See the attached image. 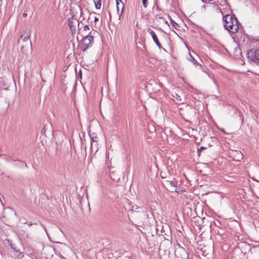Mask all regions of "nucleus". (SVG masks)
<instances>
[{
  "label": "nucleus",
  "instance_id": "nucleus-1",
  "mask_svg": "<svg viewBox=\"0 0 259 259\" xmlns=\"http://www.w3.org/2000/svg\"><path fill=\"white\" fill-rule=\"evenodd\" d=\"M223 22L225 28L230 32L235 33L238 32L239 29V23L237 19H234L233 21Z\"/></svg>",
  "mask_w": 259,
  "mask_h": 259
},
{
  "label": "nucleus",
  "instance_id": "nucleus-2",
  "mask_svg": "<svg viewBox=\"0 0 259 259\" xmlns=\"http://www.w3.org/2000/svg\"><path fill=\"white\" fill-rule=\"evenodd\" d=\"M82 36V45L81 50L83 51H86L89 47L92 46V43L94 40V37L91 35V32L87 33L80 34Z\"/></svg>",
  "mask_w": 259,
  "mask_h": 259
},
{
  "label": "nucleus",
  "instance_id": "nucleus-3",
  "mask_svg": "<svg viewBox=\"0 0 259 259\" xmlns=\"http://www.w3.org/2000/svg\"><path fill=\"white\" fill-rule=\"evenodd\" d=\"M246 55L249 61L257 64H259V48L249 50Z\"/></svg>",
  "mask_w": 259,
  "mask_h": 259
},
{
  "label": "nucleus",
  "instance_id": "nucleus-4",
  "mask_svg": "<svg viewBox=\"0 0 259 259\" xmlns=\"http://www.w3.org/2000/svg\"><path fill=\"white\" fill-rule=\"evenodd\" d=\"M147 31L149 32V34L151 35L152 39L154 41V42L156 44V45L158 46V47L160 49H162L164 51H166L165 49L163 48L160 42H159L158 37L157 35H156L154 31H153L151 28H149L147 29Z\"/></svg>",
  "mask_w": 259,
  "mask_h": 259
},
{
  "label": "nucleus",
  "instance_id": "nucleus-5",
  "mask_svg": "<svg viewBox=\"0 0 259 259\" xmlns=\"http://www.w3.org/2000/svg\"><path fill=\"white\" fill-rule=\"evenodd\" d=\"M165 185L167 186V187L169 188V191L171 192H177L178 193L179 191L177 190V184L175 183L174 181H170V180H166L165 181Z\"/></svg>",
  "mask_w": 259,
  "mask_h": 259
},
{
  "label": "nucleus",
  "instance_id": "nucleus-6",
  "mask_svg": "<svg viewBox=\"0 0 259 259\" xmlns=\"http://www.w3.org/2000/svg\"><path fill=\"white\" fill-rule=\"evenodd\" d=\"M231 156L234 160L239 161L243 158V154L240 151H232L230 153Z\"/></svg>",
  "mask_w": 259,
  "mask_h": 259
},
{
  "label": "nucleus",
  "instance_id": "nucleus-7",
  "mask_svg": "<svg viewBox=\"0 0 259 259\" xmlns=\"http://www.w3.org/2000/svg\"><path fill=\"white\" fill-rule=\"evenodd\" d=\"M117 11L119 14V11L121 10L120 14L121 15L124 10V5L121 0H116Z\"/></svg>",
  "mask_w": 259,
  "mask_h": 259
},
{
  "label": "nucleus",
  "instance_id": "nucleus-8",
  "mask_svg": "<svg viewBox=\"0 0 259 259\" xmlns=\"http://www.w3.org/2000/svg\"><path fill=\"white\" fill-rule=\"evenodd\" d=\"M10 245L11 246V249H12L16 253L15 254V256H17L18 257H19L20 258H21L24 256V253L22 252L20 250V249H16L15 247L14 244L11 243Z\"/></svg>",
  "mask_w": 259,
  "mask_h": 259
},
{
  "label": "nucleus",
  "instance_id": "nucleus-9",
  "mask_svg": "<svg viewBox=\"0 0 259 259\" xmlns=\"http://www.w3.org/2000/svg\"><path fill=\"white\" fill-rule=\"evenodd\" d=\"M234 19H237L236 17L233 15L227 14L226 16H224L223 17V22H229L234 21Z\"/></svg>",
  "mask_w": 259,
  "mask_h": 259
},
{
  "label": "nucleus",
  "instance_id": "nucleus-10",
  "mask_svg": "<svg viewBox=\"0 0 259 259\" xmlns=\"http://www.w3.org/2000/svg\"><path fill=\"white\" fill-rule=\"evenodd\" d=\"M68 24L70 30L71 31V33L73 34L76 31V27L75 25L73 22L72 20L68 19Z\"/></svg>",
  "mask_w": 259,
  "mask_h": 259
},
{
  "label": "nucleus",
  "instance_id": "nucleus-11",
  "mask_svg": "<svg viewBox=\"0 0 259 259\" xmlns=\"http://www.w3.org/2000/svg\"><path fill=\"white\" fill-rule=\"evenodd\" d=\"M30 35H31L30 30L27 28H26L23 30V33L21 35V38H23L24 37L25 38H26V37L30 38Z\"/></svg>",
  "mask_w": 259,
  "mask_h": 259
},
{
  "label": "nucleus",
  "instance_id": "nucleus-12",
  "mask_svg": "<svg viewBox=\"0 0 259 259\" xmlns=\"http://www.w3.org/2000/svg\"><path fill=\"white\" fill-rule=\"evenodd\" d=\"M190 59H188L191 62H192L193 64L197 67V66H199L200 68L201 69L202 68V65L201 64H199L197 60H195V59L192 57L191 55V54H189Z\"/></svg>",
  "mask_w": 259,
  "mask_h": 259
},
{
  "label": "nucleus",
  "instance_id": "nucleus-13",
  "mask_svg": "<svg viewBox=\"0 0 259 259\" xmlns=\"http://www.w3.org/2000/svg\"><path fill=\"white\" fill-rule=\"evenodd\" d=\"M22 39L23 41L25 43V46H31V41L30 40L29 37H23L21 38Z\"/></svg>",
  "mask_w": 259,
  "mask_h": 259
},
{
  "label": "nucleus",
  "instance_id": "nucleus-14",
  "mask_svg": "<svg viewBox=\"0 0 259 259\" xmlns=\"http://www.w3.org/2000/svg\"><path fill=\"white\" fill-rule=\"evenodd\" d=\"M96 9H99L101 6V0H94Z\"/></svg>",
  "mask_w": 259,
  "mask_h": 259
},
{
  "label": "nucleus",
  "instance_id": "nucleus-15",
  "mask_svg": "<svg viewBox=\"0 0 259 259\" xmlns=\"http://www.w3.org/2000/svg\"><path fill=\"white\" fill-rule=\"evenodd\" d=\"M90 137L92 139V141L97 142L98 140V138L97 135L95 133H93L92 135L90 134Z\"/></svg>",
  "mask_w": 259,
  "mask_h": 259
},
{
  "label": "nucleus",
  "instance_id": "nucleus-16",
  "mask_svg": "<svg viewBox=\"0 0 259 259\" xmlns=\"http://www.w3.org/2000/svg\"><path fill=\"white\" fill-rule=\"evenodd\" d=\"M169 19L171 25L176 29L177 28V27L179 26V24L177 23H176L174 20H172L170 17L169 18Z\"/></svg>",
  "mask_w": 259,
  "mask_h": 259
},
{
  "label": "nucleus",
  "instance_id": "nucleus-17",
  "mask_svg": "<svg viewBox=\"0 0 259 259\" xmlns=\"http://www.w3.org/2000/svg\"><path fill=\"white\" fill-rule=\"evenodd\" d=\"M77 23H78L77 28H78V30L79 31L78 34H80L81 33V32H80L81 29L84 26L83 23H81L80 22H79V21H77Z\"/></svg>",
  "mask_w": 259,
  "mask_h": 259
},
{
  "label": "nucleus",
  "instance_id": "nucleus-18",
  "mask_svg": "<svg viewBox=\"0 0 259 259\" xmlns=\"http://www.w3.org/2000/svg\"><path fill=\"white\" fill-rule=\"evenodd\" d=\"M207 148L204 146H201L200 148L198 149V156H200V152L203 150L206 149Z\"/></svg>",
  "mask_w": 259,
  "mask_h": 259
},
{
  "label": "nucleus",
  "instance_id": "nucleus-19",
  "mask_svg": "<svg viewBox=\"0 0 259 259\" xmlns=\"http://www.w3.org/2000/svg\"><path fill=\"white\" fill-rule=\"evenodd\" d=\"M156 18L158 20V19H161V20H164V18L162 16V14H158L156 15Z\"/></svg>",
  "mask_w": 259,
  "mask_h": 259
},
{
  "label": "nucleus",
  "instance_id": "nucleus-20",
  "mask_svg": "<svg viewBox=\"0 0 259 259\" xmlns=\"http://www.w3.org/2000/svg\"><path fill=\"white\" fill-rule=\"evenodd\" d=\"M46 125H44L42 129L40 131V133L41 135H46Z\"/></svg>",
  "mask_w": 259,
  "mask_h": 259
},
{
  "label": "nucleus",
  "instance_id": "nucleus-21",
  "mask_svg": "<svg viewBox=\"0 0 259 259\" xmlns=\"http://www.w3.org/2000/svg\"><path fill=\"white\" fill-rule=\"evenodd\" d=\"M89 30H90V27L88 25L86 24L83 27V32L87 31ZM84 33H85L84 32L83 34H84Z\"/></svg>",
  "mask_w": 259,
  "mask_h": 259
},
{
  "label": "nucleus",
  "instance_id": "nucleus-22",
  "mask_svg": "<svg viewBox=\"0 0 259 259\" xmlns=\"http://www.w3.org/2000/svg\"><path fill=\"white\" fill-rule=\"evenodd\" d=\"M166 172H160V177L162 179H166L167 176H166Z\"/></svg>",
  "mask_w": 259,
  "mask_h": 259
},
{
  "label": "nucleus",
  "instance_id": "nucleus-23",
  "mask_svg": "<svg viewBox=\"0 0 259 259\" xmlns=\"http://www.w3.org/2000/svg\"><path fill=\"white\" fill-rule=\"evenodd\" d=\"M132 210H134V211H135V210H138L139 209H141V207H139L137 205H132Z\"/></svg>",
  "mask_w": 259,
  "mask_h": 259
},
{
  "label": "nucleus",
  "instance_id": "nucleus-24",
  "mask_svg": "<svg viewBox=\"0 0 259 259\" xmlns=\"http://www.w3.org/2000/svg\"><path fill=\"white\" fill-rule=\"evenodd\" d=\"M142 1L143 7L145 8H146L147 7L148 0H142Z\"/></svg>",
  "mask_w": 259,
  "mask_h": 259
},
{
  "label": "nucleus",
  "instance_id": "nucleus-25",
  "mask_svg": "<svg viewBox=\"0 0 259 259\" xmlns=\"http://www.w3.org/2000/svg\"><path fill=\"white\" fill-rule=\"evenodd\" d=\"M99 21V19H98V18H97V17H95V18H94V22H97V21Z\"/></svg>",
  "mask_w": 259,
  "mask_h": 259
},
{
  "label": "nucleus",
  "instance_id": "nucleus-26",
  "mask_svg": "<svg viewBox=\"0 0 259 259\" xmlns=\"http://www.w3.org/2000/svg\"><path fill=\"white\" fill-rule=\"evenodd\" d=\"M183 252H184V253L185 254L184 256H188V254H187V252L184 249L183 250Z\"/></svg>",
  "mask_w": 259,
  "mask_h": 259
},
{
  "label": "nucleus",
  "instance_id": "nucleus-27",
  "mask_svg": "<svg viewBox=\"0 0 259 259\" xmlns=\"http://www.w3.org/2000/svg\"><path fill=\"white\" fill-rule=\"evenodd\" d=\"M22 16H23V17H26L27 16V14L25 13H23L22 14Z\"/></svg>",
  "mask_w": 259,
  "mask_h": 259
},
{
  "label": "nucleus",
  "instance_id": "nucleus-28",
  "mask_svg": "<svg viewBox=\"0 0 259 259\" xmlns=\"http://www.w3.org/2000/svg\"><path fill=\"white\" fill-rule=\"evenodd\" d=\"M164 22L166 24H167V25H168L169 26L168 23V22H167V20H165L164 21Z\"/></svg>",
  "mask_w": 259,
  "mask_h": 259
},
{
  "label": "nucleus",
  "instance_id": "nucleus-29",
  "mask_svg": "<svg viewBox=\"0 0 259 259\" xmlns=\"http://www.w3.org/2000/svg\"><path fill=\"white\" fill-rule=\"evenodd\" d=\"M221 131L224 133L225 132V130L224 129H222V130H221Z\"/></svg>",
  "mask_w": 259,
  "mask_h": 259
},
{
  "label": "nucleus",
  "instance_id": "nucleus-30",
  "mask_svg": "<svg viewBox=\"0 0 259 259\" xmlns=\"http://www.w3.org/2000/svg\"><path fill=\"white\" fill-rule=\"evenodd\" d=\"M25 167H27V164H26V163H25Z\"/></svg>",
  "mask_w": 259,
  "mask_h": 259
},
{
  "label": "nucleus",
  "instance_id": "nucleus-31",
  "mask_svg": "<svg viewBox=\"0 0 259 259\" xmlns=\"http://www.w3.org/2000/svg\"><path fill=\"white\" fill-rule=\"evenodd\" d=\"M32 225V224H30V223H29V224H28V225H29V226H31V225Z\"/></svg>",
  "mask_w": 259,
  "mask_h": 259
},
{
  "label": "nucleus",
  "instance_id": "nucleus-32",
  "mask_svg": "<svg viewBox=\"0 0 259 259\" xmlns=\"http://www.w3.org/2000/svg\"><path fill=\"white\" fill-rule=\"evenodd\" d=\"M32 225V224H30V223H29V224H28V225H29V226H31V225Z\"/></svg>",
  "mask_w": 259,
  "mask_h": 259
},
{
  "label": "nucleus",
  "instance_id": "nucleus-33",
  "mask_svg": "<svg viewBox=\"0 0 259 259\" xmlns=\"http://www.w3.org/2000/svg\"><path fill=\"white\" fill-rule=\"evenodd\" d=\"M224 1L225 3L227 2L226 0H224Z\"/></svg>",
  "mask_w": 259,
  "mask_h": 259
},
{
  "label": "nucleus",
  "instance_id": "nucleus-34",
  "mask_svg": "<svg viewBox=\"0 0 259 259\" xmlns=\"http://www.w3.org/2000/svg\"><path fill=\"white\" fill-rule=\"evenodd\" d=\"M165 20H166V19L164 18V20H162V21H163V22H164Z\"/></svg>",
  "mask_w": 259,
  "mask_h": 259
},
{
  "label": "nucleus",
  "instance_id": "nucleus-35",
  "mask_svg": "<svg viewBox=\"0 0 259 259\" xmlns=\"http://www.w3.org/2000/svg\"><path fill=\"white\" fill-rule=\"evenodd\" d=\"M156 230H157V232L158 231V229L156 228Z\"/></svg>",
  "mask_w": 259,
  "mask_h": 259
},
{
  "label": "nucleus",
  "instance_id": "nucleus-36",
  "mask_svg": "<svg viewBox=\"0 0 259 259\" xmlns=\"http://www.w3.org/2000/svg\"><path fill=\"white\" fill-rule=\"evenodd\" d=\"M62 258H64V259H65V258L63 257V256H62Z\"/></svg>",
  "mask_w": 259,
  "mask_h": 259
}]
</instances>
